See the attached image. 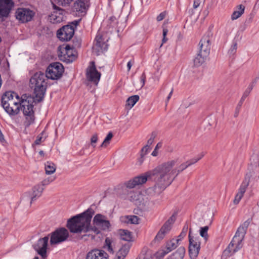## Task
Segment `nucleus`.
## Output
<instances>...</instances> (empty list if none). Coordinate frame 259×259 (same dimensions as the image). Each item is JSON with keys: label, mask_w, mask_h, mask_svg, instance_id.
<instances>
[{"label": "nucleus", "mask_w": 259, "mask_h": 259, "mask_svg": "<svg viewBox=\"0 0 259 259\" xmlns=\"http://www.w3.org/2000/svg\"><path fill=\"white\" fill-rule=\"evenodd\" d=\"M141 252L139 256V259H161V254L159 256L158 253H152L151 250H147L144 253Z\"/></svg>", "instance_id": "27"}, {"label": "nucleus", "mask_w": 259, "mask_h": 259, "mask_svg": "<svg viewBox=\"0 0 259 259\" xmlns=\"http://www.w3.org/2000/svg\"><path fill=\"white\" fill-rule=\"evenodd\" d=\"M116 20V18L115 16H112L110 17L109 19V21H110V23L111 24L112 23L114 22Z\"/></svg>", "instance_id": "59"}, {"label": "nucleus", "mask_w": 259, "mask_h": 259, "mask_svg": "<svg viewBox=\"0 0 259 259\" xmlns=\"http://www.w3.org/2000/svg\"><path fill=\"white\" fill-rule=\"evenodd\" d=\"M95 213L94 210L90 207L82 213L71 217L67 220L66 227L69 232L76 234L75 238L82 240L84 237L89 236L87 233L93 231L96 235L101 233V230L107 231L111 227L107 217L100 213L95 215L91 225V221Z\"/></svg>", "instance_id": "1"}, {"label": "nucleus", "mask_w": 259, "mask_h": 259, "mask_svg": "<svg viewBox=\"0 0 259 259\" xmlns=\"http://www.w3.org/2000/svg\"><path fill=\"white\" fill-rule=\"evenodd\" d=\"M41 185H40L41 186H46V185H48L50 184V183L48 182V181H47V179H45L41 183Z\"/></svg>", "instance_id": "58"}, {"label": "nucleus", "mask_w": 259, "mask_h": 259, "mask_svg": "<svg viewBox=\"0 0 259 259\" xmlns=\"http://www.w3.org/2000/svg\"><path fill=\"white\" fill-rule=\"evenodd\" d=\"M65 14V10L64 12L53 11L49 15V19L53 24L59 23L63 21Z\"/></svg>", "instance_id": "21"}, {"label": "nucleus", "mask_w": 259, "mask_h": 259, "mask_svg": "<svg viewBox=\"0 0 259 259\" xmlns=\"http://www.w3.org/2000/svg\"><path fill=\"white\" fill-rule=\"evenodd\" d=\"M180 241H181V239H172L167 242L166 245V250H162L160 253L161 257H163L166 254L175 249L179 244Z\"/></svg>", "instance_id": "22"}, {"label": "nucleus", "mask_w": 259, "mask_h": 259, "mask_svg": "<svg viewBox=\"0 0 259 259\" xmlns=\"http://www.w3.org/2000/svg\"><path fill=\"white\" fill-rule=\"evenodd\" d=\"M165 22H164V23H163V25H162V27H163V32H162V35H163V38L162 39V44L160 46V47H161L162 46V45L164 44V43H165L168 39L166 37V35L168 33V29L165 28V27H164L163 26L164 25Z\"/></svg>", "instance_id": "44"}, {"label": "nucleus", "mask_w": 259, "mask_h": 259, "mask_svg": "<svg viewBox=\"0 0 259 259\" xmlns=\"http://www.w3.org/2000/svg\"><path fill=\"white\" fill-rule=\"evenodd\" d=\"M98 140V134H95L91 138V144L94 147H96V144Z\"/></svg>", "instance_id": "48"}, {"label": "nucleus", "mask_w": 259, "mask_h": 259, "mask_svg": "<svg viewBox=\"0 0 259 259\" xmlns=\"http://www.w3.org/2000/svg\"><path fill=\"white\" fill-rule=\"evenodd\" d=\"M162 146V142H158L157 145H156L155 149L156 150H158V149L160 148Z\"/></svg>", "instance_id": "60"}, {"label": "nucleus", "mask_w": 259, "mask_h": 259, "mask_svg": "<svg viewBox=\"0 0 259 259\" xmlns=\"http://www.w3.org/2000/svg\"><path fill=\"white\" fill-rule=\"evenodd\" d=\"M175 221L176 217L174 214H172L161 227L152 242L156 243L162 240L165 235L171 229L172 225Z\"/></svg>", "instance_id": "9"}, {"label": "nucleus", "mask_w": 259, "mask_h": 259, "mask_svg": "<svg viewBox=\"0 0 259 259\" xmlns=\"http://www.w3.org/2000/svg\"><path fill=\"white\" fill-rule=\"evenodd\" d=\"M251 221V219H248L239 226L233 239L229 243L227 248L225 250L224 253H228V255L231 256L241 249L242 247V241L244 238L247 228Z\"/></svg>", "instance_id": "5"}, {"label": "nucleus", "mask_w": 259, "mask_h": 259, "mask_svg": "<svg viewBox=\"0 0 259 259\" xmlns=\"http://www.w3.org/2000/svg\"><path fill=\"white\" fill-rule=\"evenodd\" d=\"M33 102L37 103L36 99H35L34 97L27 94H23L19 100L21 110L26 116V120L24 121L25 128L28 127L35 120Z\"/></svg>", "instance_id": "4"}, {"label": "nucleus", "mask_w": 259, "mask_h": 259, "mask_svg": "<svg viewBox=\"0 0 259 259\" xmlns=\"http://www.w3.org/2000/svg\"><path fill=\"white\" fill-rule=\"evenodd\" d=\"M14 92L13 91H7L6 92L4 95V97H7V98L9 99V100H12L14 98Z\"/></svg>", "instance_id": "49"}, {"label": "nucleus", "mask_w": 259, "mask_h": 259, "mask_svg": "<svg viewBox=\"0 0 259 259\" xmlns=\"http://www.w3.org/2000/svg\"><path fill=\"white\" fill-rule=\"evenodd\" d=\"M118 233L121 240L128 242L133 241L132 233L131 231L125 229H119Z\"/></svg>", "instance_id": "29"}, {"label": "nucleus", "mask_w": 259, "mask_h": 259, "mask_svg": "<svg viewBox=\"0 0 259 259\" xmlns=\"http://www.w3.org/2000/svg\"><path fill=\"white\" fill-rule=\"evenodd\" d=\"M185 252V248L184 246H181L169 256L168 259H183Z\"/></svg>", "instance_id": "28"}, {"label": "nucleus", "mask_w": 259, "mask_h": 259, "mask_svg": "<svg viewBox=\"0 0 259 259\" xmlns=\"http://www.w3.org/2000/svg\"><path fill=\"white\" fill-rule=\"evenodd\" d=\"M209 227L208 226H206L203 227H201L200 229V235L204 238L205 241H207L208 238V235L207 233Z\"/></svg>", "instance_id": "38"}, {"label": "nucleus", "mask_w": 259, "mask_h": 259, "mask_svg": "<svg viewBox=\"0 0 259 259\" xmlns=\"http://www.w3.org/2000/svg\"><path fill=\"white\" fill-rule=\"evenodd\" d=\"M191 229L189 232V254L191 259H196L200 249V241L199 237L194 238L191 236Z\"/></svg>", "instance_id": "10"}, {"label": "nucleus", "mask_w": 259, "mask_h": 259, "mask_svg": "<svg viewBox=\"0 0 259 259\" xmlns=\"http://www.w3.org/2000/svg\"><path fill=\"white\" fill-rule=\"evenodd\" d=\"M139 99L140 97L139 95H135L132 96L128 97L126 100L125 106L131 109L135 105Z\"/></svg>", "instance_id": "34"}, {"label": "nucleus", "mask_w": 259, "mask_h": 259, "mask_svg": "<svg viewBox=\"0 0 259 259\" xmlns=\"http://www.w3.org/2000/svg\"><path fill=\"white\" fill-rule=\"evenodd\" d=\"M108 47V45L104 41L102 35L96 36L93 49L97 55H100L101 53L107 51Z\"/></svg>", "instance_id": "15"}, {"label": "nucleus", "mask_w": 259, "mask_h": 259, "mask_svg": "<svg viewBox=\"0 0 259 259\" xmlns=\"http://www.w3.org/2000/svg\"><path fill=\"white\" fill-rule=\"evenodd\" d=\"M237 49V42L236 41L234 40L233 41V44L228 51V54L229 55L230 57H232V59H234V55L236 53Z\"/></svg>", "instance_id": "37"}, {"label": "nucleus", "mask_w": 259, "mask_h": 259, "mask_svg": "<svg viewBox=\"0 0 259 259\" xmlns=\"http://www.w3.org/2000/svg\"><path fill=\"white\" fill-rule=\"evenodd\" d=\"M81 39L79 37H74L72 40L73 47L74 49H79L81 47Z\"/></svg>", "instance_id": "40"}, {"label": "nucleus", "mask_w": 259, "mask_h": 259, "mask_svg": "<svg viewBox=\"0 0 259 259\" xmlns=\"http://www.w3.org/2000/svg\"><path fill=\"white\" fill-rule=\"evenodd\" d=\"M32 190L33 193L31 198V203L32 202V201H35L37 197H39L41 195L42 193L44 190V188L41 187L39 184H38L33 187Z\"/></svg>", "instance_id": "30"}, {"label": "nucleus", "mask_w": 259, "mask_h": 259, "mask_svg": "<svg viewBox=\"0 0 259 259\" xmlns=\"http://www.w3.org/2000/svg\"><path fill=\"white\" fill-rule=\"evenodd\" d=\"M200 4V0H194L193 3V8L194 9L197 8Z\"/></svg>", "instance_id": "56"}, {"label": "nucleus", "mask_w": 259, "mask_h": 259, "mask_svg": "<svg viewBox=\"0 0 259 259\" xmlns=\"http://www.w3.org/2000/svg\"><path fill=\"white\" fill-rule=\"evenodd\" d=\"M35 13L29 8H19L15 12V17L21 23H25L32 20Z\"/></svg>", "instance_id": "11"}, {"label": "nucleus", "mask_w": 259, "mask_h": 259, "mask_svg": "<svg viewBox=\"0 0 259 259\" xmlns=\"http://www.w3.org/2000/svg\"><path fill=\"white\" fill-rule=\"evenodd\" d=\"M117 193L121 195H127L129 194V189L123 184H120L117 186L115 188Z\"/></svg>", "instance_id": "33"}, {"label": "nucleus", "mask_w": 259, "mask_h": 259, "mask_svg": "<svg viewBox=\"0 0 259 259\" xmlns=\"http://www.w3.org/2000/svg\"><path fill=\"white\" fill-rule=\"evenodd\" d=\"M56 169V165L52 162L47 161L45 163V170L47 175H51L55 172Z\"/></svg>", "instance_id": "35"}, {"label": "nucleus", "mask_w": 259, "mask_h": 259, "mask_svg": "<svg viewBox=\"0 0 259 259\" xmlns=\"http://www.w3.org/2000/svg\"><path fill=\"white\" fill-rule=\"evenodd\" d=\"M259 8V0H256L255 4L254 6V9H258Z\"/></svg>", "instance_id": "62"}, {"label": "nucleus", "mask_w": 259, "mask_h": 259, "mask_svg": "<svg viewBox=\"0 0 259 259\" xmlns=\"http://www.w3.org/2000/svg\"><path fill=\"white\" fill-rule=\"evenodd\" d=\"M5 141L4 137L1 131H0V141L3 142Z\"/></svg>", "instance_id": "64"}, {"label": "nucleus", "mask_w": 259, "mask_h": 259, "mask_svg": "<svg viewBox=\"0 0 259 259\" xmlns=\"http://www.w3.org/2000/svg\"><path fill=\"white\" fill-rule=\"evenodd\" d=\"M46 78L47 76L44 72L38 71L34 73L30 78L29 87L31 89H33L37 103L41 102L44 100L47 88Z\"/></svg>", "instance_id": "3"}, {"label": "nucleus", "mask_w": 259, "mask_h": 259, "mask_svg": "<svg viewBox=\"0 0 259 259\" xmlns=\"http://www.w3.org/2000/svg\"><path fill=\"white\" fill-rule=\"evenodd\" d=\"M73 0H56L57 3L63 7L68 6Z\"/></svg>", "instance_id": "45"}, {"label": "nucleus", "mask_w": 259, "mask_h": 259, "mask_svg": "<svg viewBox=\"0 0 259 259\" xmlns=\"http://www.w3.org/2000/svg\"><path fill=\"white\" fill-rule=\"evenodd\" d=\"M9 99L7 98V97H4V95L3 94L2 99H1V104L2 106H5L6 105H8L9 104L8 102L9 101Z\"/></svg>", "instance_id": "51"}, {"label": "nucleus", "mask_w": 259, "mask_h": 259, "mask_svg": "<svg viewBox=\"0 0 259 259\" xmlns=\"http://www.w3.org/2000/svg\"><path fill=\"white\" fill-rule=\"evenodd\" d=\"M53 9L54 11L64 12V9H63L58 6H56L54 3H52Z\"/></svg>", "instance_id": "55"}, {"label": "nucleus", "mask_w": 259, "mask_h": 259, "mask_svg": "<svg viewBox=\"0 0 259 259\" xmlns=\"http://www.w3.org/2000/svg\"><path fill=\"white\" fill-rule=\"evenodd\" d=\"M171 165L169 164H160L152 170L145 174L144 176H139L134 178L136 185L145 183L150 180L155 182V185L150 189L155 194H159L170 185V181L168 179L167 172Z\"/></svg>", "instance_id": "2"}, {"label": "nucleus", "mask_w": 259, "mask_h": 259, "mask_svg": "<svg viewBox=\"0 0 259 259\" xmlns=\"http://www.w3.org/2000/svg\"><path fill=\"white\" fill-rule=\"evenodd\" d=\"M146 78V74L144 72H143L140 77V80L142 82V87H143L145 84Z\"/></svg>", "instance_id": "54"}, {"label": "nucleus", "mask_w": 259, "mask_h": 259, "mask_svg": "<svg viewBox=\"0 0 259 259\" xmlns=\"http://www.w3.org/2000/svg\"><path fill=\"white\" fill-rule=\"evenodd\" d=\"M241 197L238 196V195H236L235 197V199L234 200V203L235 204H237L240 202V200L241 199Z\"/></svg>", "instance_id": "57"}, {"label": "nucleus", "mask_w": 259, "mask_h": 259, "mask_svg": "<svg viewBox=\"0 0 259 259\" xmlns=\"http://www.w3.org/2000/svg\"><path fill=\"white\" fill-rule=\"evenodd\" d=\"M21 109V105H20V106H18L15 110L13 109V110H11V116H14L17 114H18L20 110Z\"/></svg>", "instance_id": "53"}, {"label": "nucleus", "mask_w": 259, "mask_h": 259, "mask_svg": "<svg viewBox=\"0 0 259 259\" xmlns=\"http://www.w3.org/2000/svg\"><path fill=\"white\" fill-rule=\"evenodd\" d=\"M157 136V133L155 132H153L151 134V136L150 139L147 141V144L146 145L144 146L141 150L140 151V157L139 159V161L140 164H141L144 161V157L147 153L149 149V147L154 142V139Z\"/></svg>", "instance_id": "20"}, {"label": "nucleus", "mask_w": 259, "mask_h": 259, "mask_svg": "<svg viewBox=\"0 0 259 259\" xmlns=\"http://www.w3.org/2000/svg\"><path fill=\"white\" fill-rule=\"evenodd\" d=\"M237 10L234 11L231 15L232 20H236L239 18L244 12L245 7L242 5H239L236 7Z\"/></svg>", "instance_id": "31"}, {"label": "nucleus", "mask_w": 259, "mask_h": 259, "mask_svg": "<svg viewBox=\"0 0 259 259\" xmlns=\"http://www.w3.org/2000/svg\"><path fill=\"white\" fill-rule=\"evenodd\" d=\"M91 63V65L87 69V77L89 81L97 85L100 80L101 74L97 70L95 62L92 61Z\"/></svg>", "instance_id": "14"}, {"label": "nucleus", "mask_w": 259, "mask_h": 259, "mask_svg": "<svg viewBox=\"0 0 259 259\" xmlns=\"http://www.w3.org/2000/svg\"><path fill=\"white\" fill-rule=\"evenodd\" d=\"M85 259H108V255L104 250L95 248L87 253Z\"/></svg>", "instance_id": "19"}, {"label": "nucleus", "mask_w": 259, "mask_h": 259, "mask_svg": "<svg viewBox=\"0 0 259 259\" xmlns=\"http://www.w3.org/2000/svg\"><path fill=\"white\" fill-rule=\"evenodd\" d=\"M85 1L76 0L71 8L72 12H76V15L78 16L85 15L89 8V6L85 4Z\"/></svg>", "instance_id": "17"}, {"label": "nucleus", "mask_w": 259, "mask_h": 259, "mask_svg": "<svg viewBox=\"0 0 259 259\" xmlns=\"http://www.w3.org/2000/svg\"><path fill=\"white\" fill-rule=\"evenodd\" d=\"M14 6L13 0H0V19L8 17Z\"/></svg>", "instance_id": "16"}, {"label": "nucleus", "mask_w": 259, "mask_h": 259, "mask_svg": "<svg viewBox=\"0 0 259 259\" xmlns=\"http://www.w3.org/2000/svg\"><path fill=\"white\" fill-rule=\"evenodd\" d=\"M69 231L67 228V229L64 227L57 228L49 234L51 245L58 244L66 241L69 236Z\"/></svg>", "instance_id": "8"}, {"label": "nucleus", "mask_w": 259, "mask_h": 259, "mask_svg": "<svg viewBox=\"0 0 259 259\" xmlns=\"http://www.w3.org/2000/svg\"><path fill=\"white\" fill-rule=\"evenodd\" d=\"M204 156V153L203 152H202L199 155V156L197 158H194L191 159L187 161L186 162L188 164V166H190V165H191L193 164H195V163L198 162Z\"/></svg>", "instance_id": "41"}, {"label": "nucleus", "mask_w": 259, "mask_h": 259, "mask_svg": "<svg viewBox=\"0 0 259 259\" xmlns=\"http://www.w3.org/2000/svg\"><path fill=\"white\" fill-rule=\"evenodd\" d=\"M167 14V12L166 11L162 12L159 15L157 16L156 18V20L158 22L162 21L163 19H164Z\"/></svg>", "instance_id": "50"}, {"label": "nucleus", "mask_w": 259, "mask_h": 259, "mask_svg": "<svg viewBox=\"0 0 259 259\" xmlns=\"http://www.w3.org/2000/svg\"><path fill=\"white\" fill-rule=\"evenodd\" d=\"M188 225L186 223L185 224V225L184 226L181 233L178 236V239H181V240L183 238H184V237H185L186 234H187V232L188 231Z\"/></svg>", "instance_id": "42"}, {"label": "nucleus", "mask_w": 259, "mask_h": 259, "mask_svg": "<svg viewBox=\"0 0 259 259\" xmlns=\"http://www.w3.org/2000/svg\"><path fill=\"white\" fill-rule=\"evenodd\" d=\"M113 135L111 132H110L106 137L105 139H104V141L101 145V147H106L109 144L110 141L111 140V139L113 138Z\"/></svg>", "instance_id": "39"}, {"label": "nucleus", "mask_w": 259, "mask_h": 259, "mask_svg": "<svg viewBox=\"0 0 259 259\" xmlns=\"http://www.w3.org/2000/svg\"><path fill=\"white\" fill-rule=\"evenodd\" d=\"M158 150H156L154 148L153 151L152 153V155L153 156H156L158 155Z\"/></svg>", "instance_id": "63"}, {"label": "nucleus", "mask_w": 259, "mask_h": 259, "mask_svg": "<svg viewBox=\"0 0 259 259\" xmlns=\"http://www.w3.org/2000/svg\"><path fill=\"white\" fill-rule=\"evenodd\" d=\"M251 176L250 174H247L245 175V178H244L242 184H241L238 191H239L240 192H241L243 193H245V192H246V189L249 185Z\"/></svg>", "instance_id": "32"}, {"label": "nucleus", "mask_w": 259, "mask_h": 259, "mask_svg": "<svg viewBox=\"0 0 259 259\" xmlns=\"http://www.w3.org/2000/svg\"><path fill=\"white\" fill-rule=\"evenodd\" d=\"M50 235L39 238L37 243L33 245L34 249L37 251L42 258L47 257V251L48 246L49 237Z\"/></svg>", "instance_id": "13"}, {"label": "nucleus", "mask_w": 259, "mask_h": 259, "mask_svg": "<svg viewBox=\"0 0 259 259\" xmlns=\"http://www.w3.org/2000/svg\"><path fill=\"white\" fill-rule=\"evenodd\" d=\"M46 135L45 131H43L40 134H39L36 138V139L34 142V144L35 145H39L42 141V139H43V136Z\"/></svg>", "instance_id": "47"}, {"label": "nucleus", "mask_w": 259, "mask_h": 259, "mask_svg": "<svg viewBox=\"0 0 259 259\" xmlns=\"http://www.w3.org/2000/svg\"><path fill=\"white\" fill-rule=\"evenodd\" d=\"M112 241L109 237L105 239V243L103 248L106 249L110 253L113 254L114 252V249L112 246Z\"/></svg>", "instance_id": "36"}, {"label": "nucleus", "mask_w": 259, "mask_h": 259, "mask_svg": "<svg viewBox=\"0 0 259 259\" xmlns=\"http://www.w3.org/2000/svg\"><path fill=\"white\" fill-rule=\"evenodd\" d=\"M120 220L122 222L127 224H138L139 223L140 218L135 215H125L122 217L120 218Z\"/></svg>", "instance_id": "26"}, {"label": "nucleus", "mask_w": 259, "mask_h": 259, "mask_svg": "<svg viewBox=\"0 0 259 259\" xmlns=\"http://www.w3.org/2000/svg\"><path fill=\"white\" fill-rule=\"evenodd\" d=\"M135 179L133 178V179H131L126 182H125L123 184L126 185L127 187L129 189H132L134 188L135 187H136L137 185L136 184V183L135 182Z\"/></svg>", "instance_id": "46"}, {"label": "nucleus", "mask_w": 259, "mask_h": 259, "mask_svg": "<svg viewBox=\"0 0 259 259\" xmlns=\"http://www.w3.org/2000/svg\"><path fill=\"white\" fill-rule=\"evenodd\" d=\"M81 19L74 20L68 24L62 26L57 31V37L61 41H68L71 40L74 34L75 29L81 21Z\"/></svg>", "instance_id": "6"}, {"label": "nucleus", "mask_w": 259, "mask_h": 259, "mask_svg": "<svg viewBox=\"0 0 259 259\" xmlns=\"http://www.w3.org/2000/svg\"><path fill=\"white\" fill-rule=\"evenodd\" d=\"M132 65L133 64L132 63V62L131 61H130L127 64V70L128 71H130L132 66Z\"/></svg>", "instance_id": "61"}, {"label": "nucleus", "mask_w": 259, "mask_h": 259, "mask_svg": "<svg viewBox=\"0 0 259 259\" xmlns=\"http://www.w3.org/2000/svg\"><path fill=\"white\" fill-rule=\"evenodd\" d=\"M132 244L128 242L122 245L116 253L117 259H124L128 254Z\"/></svg>", "instance_id": "23"}, {"label": "nucleus", "mask_w": 259, "mask_h": 259, "mask_svg": "<svg viewBox=\"0 0 259 259\" xmlns=\"http://www.w3.org/2000/svg\"><path fill=\"white\" fill-rule=\"evenodd\" d=\"M3 108L5 109V111L11 116V110H13L12 107H10V104H8V105H5V106H2Z\"/></svg>", "instance_id": "52"}, {"label": "nucleus", "mask_w": 259, "mask_h": 259, "mask_svg": "<svg viewBox=\"0 0 259 259\" xmlns=\"http://www.w3.org/2000/svg\"><path fill=\"white\" fill-rule=\"evenodd\" d=\"M64 72L63 64L59 62H55L49 64L45 74L48 79L57 80L62 76Z\"/></svg>", "instance_id": "7"}, {"label": "nucleus", "mask_w": 259, "mask_h": 259, "mask_svg": "<svg viewBox=\"0 0 259 259\" xmlns=\"http://www.w3.org/2000/svg\"><path fill=\"white\" fill-rule=\"evenodd\" d=\"M207 57L206 56V52L204 53V54H203L198 51L196 56L193 60L194 65L196 67L201 66L205 62Z\"/></svg>", "instance_id": "24"}, {"label": "nucleus", "mask_w": 259, "mask_h": 259, "mask_svg": "<svg viewBox=\"0 0 259 259\" xmlns=\"http://www.w3.org/2000/svg\"><path fill=\"white\" fill-rule=\"evenodd\" d=\"M177 162V161L175 160H172L170 161H167L166 162H164L162 163L161 164H169V165H171L170 168V169L169 171L167 172V176L168 179L170 181V185L172 183V182L175 180V179L177 178V177L179 175L180 173L182 172L184 170L186 169L187 167H189L188 164L187 162H184L182 163L178 167V168H173V167L175 166Z\"/></svg>", "instance_id": "12"}, {"label": "nucleus", "mask_w": 259, "mask_h": 259, "mask_svg": "<svg viewBox=\"0 0 259 259\" xmlns=\"http://www.w3.org/2000/svg\"><path fill=\"white\" fill-rule=\"evenodd\" d=\"M64 49L65 50L66 54V55L67 56V57H70V56H73L72 51H73V49H74V48L72 45L67 44L66 45Z\"/></svg>", "instance_id": "43"}, {"label": "nucleus", "mask_w": 259, "mask_h": 259, "mask_svg": "<svg viewBox=\"0 0 259 259\" xmlns=\"http://www.w3.org/2000/svg\"><path fill=\"white\" fill-rule=\"evenodd\" d=\"M199 45L200 47L198 52L203 54L206 52V56L208 57L210 50V39L209 35H204L201 39Z\"/></svg>", "instance_id": "18"}, {"label": "nucleus", "mask_w": 259, "mask_h": 259, "mask_svg": "<svg viewBox=\"0 0 259 259\" xmlns=\"http://www.w3.org/2000/svg\"><path fill=\"white\" fill-rule=\"evenodd\" d=\"M252 89V87L249 86L247 88V89L244 92L242 97H241L240 101L239 102V103L236 108L235 112L234 114L235 117H237L238 116V112L239 111L240 107H241V106L243 104V102H244L245 98L249 95V94H250Z\"/></svg>", "instance_id": "25"}]
</instances>
